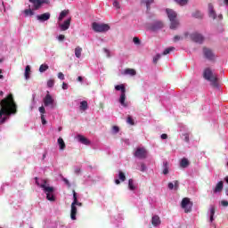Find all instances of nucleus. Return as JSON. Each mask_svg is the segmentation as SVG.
<instances>
[{"label":"nucleus","mask_w":228,"mask_h":228,"mask_svg":"<svg viewBox=\"0 0 228 228\" xmlns=\"http://www.w3.org/2000/svg\"><path fill=\"white\" fill-rule=\"evenodd\" d=\"M0 124H4L10 115L17 113V104L13 101V95L8 94V96L0 102Z\"/></svg>","instance_id":"nucleus-1"},{"label":"nucleus","mask_w":228,"mask_h":228,"mask_svg":"<svg viewBox=\"0 0 228 228\" xmlns=\"http://www.w3.org/2000/svg\"><path fill=\"white\" fill-rule=\"evenodd\" d=\"M203 77L207 81H209L211 86H213L214 88H218V86H220V84L218 83V76L213 73V70H211L210 68H207L204 69Z\"/></svg>","instance_id":"nucleus-2"},{"label":"nucleus","mask_w":228,"mask_h":228,"mask_svg":"<svg viewBox=\"0 0 228 228\" xmlns=\"http://www.w3.org/2000/svg\"><path fill=\"white\" fill-rule=\"evenodd\" d=\"M45 184H47V181L43 180V184L41 185V188H43L45 193L46 194L47 200H50L51 202H53L54 194H53V193L54 191V188L46 186Z\"/></svg>","instance_id":"nucleus-3"},{"label":"nucleus","mask_w":228,"mask_h":228,"mask_svg":"<svg viewBox=\"0 0 228 228\" xmlns=\"http://www.w3.org/2000/svg\"><path fill=\"white\" fill-rule=\"evenodd\" d=\"M76 204H77V193L73 190V202L71 203L70 211L71 220H76V215H77V208L76 207Z\"/></svg>","instance_id":"nucleus-4"},{"label":"nucleus","mask_w":228,"mask_h":228,"mask_svg":"<svg viewBox=\"0 0 228 228\" xmlns=\"http://www.w3.org/2000/svg\"><path fill=\"white\" fill-rule=\"evenodd\" d=\"M92 28L96 33H104L105 31H110V25L104 23L94 22Z\"/></svg>","instance_id":"nucleus-5"},{"label":"nucleus","mask_w":228,"mask_h":228,"mask_svg":"<svg viewBox=\"0 0 228 228\" xmlns=\"http://www.w3.org/2000/svg\"><path fill=\"white\" fill-rule=\"evenodd\" d=\"M184 213H191V208H193V203L190 201L189 198H183L181 203Z\"/></svg>","instance_id":"nucleus-6"},{"label":"nucleus","mask_w":228,"mask_h":228,"mask_svg":"<svg viewBox=\"0 0 228 228\" xmlns=\"http://www.w3.org/2000/svg\"><path fill=\"white\" fill-rule=\"evenodd\" d=\"M134 158L138 159H146L147 158V150L145 148H137L134 153Z\"/></svg>","instance_id":"nucleus-7"},{"label":"nucleus","mask_w":228,"mask_h":228,"mask_svg":"<svg viewBox=\"0 0 228 228\" xmlns=\"http://www.w3.org/2000/svg\"><path fill=\"white\" fill-rule=\"evenodd\" d=\"M43 102L45 107L50 106L52 110H54V98L51 94H49V92L43 99Z\"/></svg>","instance_id":"nucleus-8"},{"label":"nucleus","mask_w":228,"mask_h":228,"mask_svg":"<svg viewBox=\"0 0 228 228\" xmlns=\"http://www.w3.org/2000/svg\"><path fill=\"white\" fill-rule=\"evenodd\" d=\"M203 54L207 60H209L210 61H215L216 59V55H215V53H213V50L208 48V47H203Z\"/></svg>","instance_id":"nucleus-9"},{"label":"nucleus","mask_w":228,"mask_h":228,"mask_svg":"<svg viewBox=\"0 0 228 228\" xmlns=\"http://www.w3.org/2000/svg\"><path fill=\"white\" fill-rule=\"evenodd\" d=\"M191 40L196 44H202L204 42V36L199 32H194L190 35Z\"/></svg>","instance_id":"nucleus-10"},{"label":"nucleus","mask_w":228,"mask_h":228,"mask_svg":"<svg viewBox=\"0 0 228 228\" xmlns=\"http://www.w3.org/2000/svg\"><path fill=\"white\" fill-rule=\"evenodd\" d=\"M32 3L34 10H40L42 4H49V0H28Z\"/></svg>","instance_id":"nucleus-11"},{"label":"nucleus","mask_w":228,"mask_h":228,"mask_svg":"<svg viewBox=\"0 0 228 228\" xmlns=\"http://www.w3.org/2000/svg\"><path fill=\"white\" fill-rule=\"evenodd\" d=\"M163 26V21L156 20L151 24L150 29H151V31H158V29H161Z\"/></svg>","instance_id":"nucleus-12"},{"label":"nucleus","mask_w":228,"mask_h":228,"mask_svg":"<svg viewBox=\"0 0 228 228\" xmlns=\"http://www.w3.org/2000/svg\"><path fill=\"white\" fill-rule=\"evenodd\" d=\"M71 20H72V18H69L63 23L60 24L59 28H61V31H67V29H69V28H70Z\"/></svg>","instance_id":"nucleus-13"},{"label":"nucleus","mask_w":228,"mask_h":228,"mask_svg":"<svg viewBox=\"0 0 228 228\" xmlns=\"http://www.w3.org/2000/svg\"><path fill=\"white\" fill-rule=\"evenodd\" d=\"M166 12H167L169 20H177V12H175V11H174L172 9H167Z\"/></svg>","instance_id":"nucleus-14"},{"label":"nucleus","mask_w":228,"mask_h":228,"mask_svg":"<svg viewBox=\"0 0 228 228\" xmlns=\"http://www.w3.org/2000/svg\"><path fill=\"white\" fill-rule=\"evenodd\" d=\"M208 17L210 19H216V12L215 11V7L213 6V4H208Z\"/></svg>","instance_id":"nucleus-15"},{"label":"nucleus","mask_w":228,"mask_h":228,"mask_svg":"<svg viewBox=\"0 0 228 228\" xmlns=\"http://www.w3.org/2000/svg\"><path fill=\"white\" fill-rule=\"evenodd\" d=\"M37 20H40L41 22H45V20H49L51 19V13L45 12L41 15H37Z\"/></svg>","instance_id":"nucleus-16"},{"label":"nucleus","mask_w":228,"mask_h":228,"mask_svg":"<svg viewBox=\"0 0 228 228\" xmlns=\"http://www.w3.org/2000/svg\"><path fill=\"white\" fill-rule=\"evenodd\" d=\"M77 138L80 143H83V145H90V141L88 138L85 137V135L78 134Z\"/></svg>","instance_id":"nucleus-17"},{"label":"nucleus","mask_w":228,"mask_h":228,"mask_svg":"<svg viewBox=\"0 0 228 228\" xmlns=\"http://www.w3.org/2000/svg\"><path fill=\"white\" fill-rule=\"evenodd\" d=\"M167 188L169 190H179V181L175 180L174 183L170 182L167 183Z\"/></svg>","instance_id":"nucleus-18"},{"label":"nucleus","mask_w":228,"mask_h":228,"mask_svg":"<svg viewBox=\"0 0 228 228\" xmlns=\"http://www.w3.org/2000/svg\"><path fill=\"white\" fill-rule=\"evenodd\" d=\"M180 22H179V20L176 19V20H170V25H169V28L170 29H177V28H179L180 26Z\"/></svg>","instance_id":"nucleus-19"},{"label":"nucleus","mask_w":228,"mask_h":228,"mask_svg":"<svg viewBox=\"0 0 228 228\" xmlns=\"http://www.w3.org/2000/svg\"><path fill=\"white\" fill-rule=\"evenodd\" d=\"M120 181H121V183H124V181H126V174H124V172H122V171H119L118 179L115 180V183L120 184Z\"/></svg>","instance_id":"nucleus-20"},{"label":"nucleus","mask_w":228,"mask_h":228,"mask_svg":"<svg viewBox=\"0 0 228 228\" xmlns=\"http://www.w3.org/2000/svg\"><path fill=\"white\" fill-rule=\"evenodd\" d=\"M151 224L155 227H158V225H159V224H161V220L159 219V216H153L152 219H151Z\"/></svg>","instance_id":"nucleus-21"},{"label":"nucleus","mask_w":228,"mask_h":228,"mask_svg":"<svg viewBox=\"0 0 228 228\" xmlns=\"http://www.w3.org/2000/svg\"><path fill=\"white\" fill-rule=\"evenodd\" d=\"M57 143L61 151H65V148L67 147V145L65 144V141H63V138L59 137L57 140Z\"/></svg>","instance_id":"nucleus-22"},{"label":"nucleus","mask_w":228,"mask_h":228,"mask_svg":"<svg viewBox=\"0 0 228 228\" xmlns=\"http://www.w3.org/2000/svg\"><path fill=\"white\" fill-rule=\"evenodd\" d=\"M122 74L124 76H136V70L134 69H126Z\"/></svg>","instance_id":"nucleus-23"},{"label":"nucleus","mask_w":228,"mask_h":228,"mask_svg":"<svg viewBox=\"0 0 228 228\" xmlns=\"http://www.w3.org/2000/svg\"><path fill=\"white\" fill-rule=\"evenodd\" d=\"M224 190V182L220 181L214 189V193H219V191H222Z\"/></svg>","instance_id":"nucleus-24"},{"label":"nucleus","mask_w":228,"mask_h":228,"mask_svg":"<svg viewBox=\"0 0 228 228\" xmlns=\"http://www.w3.org/2000/svg\"><path fill=\"white\" fill-rule=\"evenodd\" d=\"M69 10L62 11L60 13L59 18H58L59 22H61V20H63V19H65V17H67L69 15Z\"/></svg>","instance_id":"nucleus-25"},{"label":"nucleus","mask_w":228,"mask_h":228,"mask_svg":"<svg viewBox=\"0 0 228 228\" xmlns=\"http://www.w3.org/2000/svg\"><path fill=\"white\" fill-rule=\"evenodd\" d=\"M119 102L121 106H124V108H127V103H126V93L120 94Z\"/></svg>","instance_id":"nucleus-26"},{"label":"nucleus","mask_w":228,"mask_h":228,"mask_svg":"<svg viewBox=\"0 0 228 228\" xmlns=\"http://www.w3.org/2000/svg\"><path fill=\"white\" fill-rule=\"evenodd\" d=\"M190 166V161L188 160V159H182L181 162H180V167L182 168H187V167Z\"/></svg>","instance_id":"nucleus-27"},{"label":"nucleus","mask_w":228,"mask_h":228,"mask_svg":"<svg viewBox=\"0 0 228 228\" xmlns=\"http://www.w3.org/2000/svg\"><path fill=\"white\" fill-rule=\"evenodd\" d=\"M80 110L82 111H86V110H88V102L86 101H82L80 102Z\"/></svg>","instance_id":"nucleus-28"},{"label":"nucleus","mask_w":228,"mask_h":228,"mask_svg":"<svg viewBox=\"0 0 228 228\" xmlns=\"http://www.w3.org/2000/svg\"><path fill=\"white\" fill-rule=\"evenodd\" d=\"M31 74V67L29 65H27L25 68V79H29V75Z\"/></svg>","instance_id":"nucleus-29"},{"label":"nucleus","mask_w":228,"mask_h":228,"mask_svg":"<svg viewBox=\"0 0 228 228\" xmlns=\"http://www.w3.org/2000/svg\"><path fill=\"white\" fill-rule=\"evenodd\" d=\"M115 90L121 92V94H126V86L124 85H118L115 86Z\"/></svg>","instance_id":"nucleus-30"},{"label":"nucleus","mask_w":228,"mask_h":228,"mask_svg":"<svg viewBox=\"0 0 228 228\" xmlns=\"http://www.w3.org/2000/svg\"><path fill=\"white\" fill-rule=\"evenodd\" d=\"M81 53H83V48L79 47V46H77L75 48V56L77 58H81Z\"/></svg>","instance_id":"nucleus-31"},{"label":"nucleus","mask_w":228,"mask_h":228,"mask_svg":"<svg viewBox=\"0 0 228 228\" xmlns=\"http://www.w3.org/2000/svg\"><path fill=\"white\" fill-rule=\"evenodd\" d=\"M216 211V208H215V206H212L210 208V222H213V220H215L214 216H215Z\"/></svg>","instance_id":"nucleus-32"},{"label":"nucleus","mask_w":228,"mask_h":228,"mask_svg":"<svg viewBox=\"0 0 228 228\" xmlns=\"http://www.w3.org/2000/svg\"><path fill=\"white\" fill-rule=\"evenodd\" d=\"M23 12L25 13V17H33L35 15V12L30 8L24 10Z\"/></svg>","instance_id":"nucleus-33"},{"label":"nucleus","mask_w":228,"mask_h":228,"mask_svg":"<svg viewBox=\"0 0 228 228\" xmlns=\"http://www.w3.org/2000/svg\"><path fill=\"white\" fill-rule=\"evenodd\" d=\"M142 3L143 4H146L147 10H151V4H152V3H154V0H142Z\"/></svg>","instance_id":"nucleus-34"},{"label":"nucleus","mask_w":228,"mask_h":228,"mask_svg":"<svg viewBox=\"0 0 228 228\" xmlns=\"http://www.w3.org/2000/svg\"><path fill=\"white\" fill-rule=\"evenodd\" d=\"M128 188L131 191L136 190V187L134 186V181L133 179L128 180Z\"/></svg>","instance_id":"nucleus-35"},{"label":"nucleus","mask_w":228,"mask_h":228,"mask_svg":"<svg viewBox=\"0 0 228 228\" xmlns=\"http://www.w3.org/2000/svg\"><path fill=\"white\" fill-rule=\"evenodd\" d=\"M175 2L180 6H186L188 4V0H175Z\"/></svg>","instance_id":"nucleus-36"},{"label":"nucleus","mask_w":228,"mask_h":228,"mask_svg":"<svg viewBox=\"0 0 228 228\" xmlns=\"http://www.w3.org/2000/svg\"><path fill=\"white\" fill-rule=\"evenodd\" d=\"M48 69H49V65L47 64H42L39 67V72H45V70H48Z\"/></svg>","instance_id":"nucleus-37"},{"label":"nucleus","mask_w":228,"mask_h":228,"mask_svg":"<svg viewBox=\"0 0 228 228\" xmlns=\"http://www.w3.org/2000/svg\"><path fill=\"white\" fill-rule=\"evenodd\" d=\"M164 169H163V174L164 175H167L168 174V162H164Z\"/></svg>","instance_id":"nucleus-38"},{"label":"nucleus","mask_w":228,"mask_h":228,"mask_svg":"<svg viewBox=\"0 0 228 228\" xmlns=\"http://www.w3.org/2000/svg\"><path fill=\"white\" fill-rule=\"evenodd\" d=\"M174 49H175V47H169V48H166L163 52V55L167 56V54H170L171 51H174Z\"/></svg>","instance_id":"nucleus-39"},{"label":"nucleus","mask_w":228,"mask_h":228,"mask_svg":"<svg viewBox=\"0 0 228 228\" xmlns=\"http://www.w3.org/2000/svg\"><path fill=\"white\" fill-rule=\"evenodd\" d=\"M119 132H120V127H118L117 126H112V129H111L112 134H117Z\"/></svg>","instance_id":"nucleus-40"},{"label":"nucleus","mask_w":228,"mask_h":228,"mask_svg":"<svg viewBox=\"0 0 228 228\" xmlns=\"http://www.w3.org/2000/svg\"><path fill=\"white\" fill-rule=\"evenodd\" d=\"M126 123H128L130 126H134V119H133V117L127 116Z\"/></svg>","instance_id":"nucleus-41"},{"label":"nucleus","mask_w":228,"mask_h":228,"mask_svg":"<svg viewBox=\"0 0 228 228\" xmlns=\"http://www.w3.org/2000/svg\"><path fill=\"white\" fill-rule=\"evenodd\" d=\"M192 17H195L196 19H202V14L200 13V12L196 11L193 14Z\"/></svg>","instance_id":"nucleus-42"},{"label":"nucleus","mask_w":228,"mask_h":228,"mask_svg":"<svg viewBox=\"0 0 228 228\" xmlns=\"http://www.w3.org/2000/svg\"><path fill=\"white\" fill-rule=\"evenodd\" d=\"M47 86L48 88H53V86H54V79H49L47 81Z\"/></svg>","instance_id":"nucleus-43"},{"label":"nucleus","mask_w":228,"mask_h":228,"mask_svg":"<svg viewBox=\"0 0 228 228\" xmlns=\"http://www.w3.org/2000/svg\"><path fill=\"white\" fill-rule=\"evenodd\" d=\"M161 58V54H157L154 58H153V63L156 65V63H158V61H159V59Z\"/></svg>","instance_id":"nucleus-44"},{"label":"nucleus","mask_w":228,"mask_h":228,"mask_svg":"<svg viewBox=\"0 0 228 228\" xmlns=\"http://www.w3.org/2000/svg\"><path fill=\"white\" fill-rule=\"evenodd\" d=\"M113 6L117 8V10H120V3H118V1L114 0Z\"/></svg>","instance_id":"nucleus-45"},{"label":"nucleus","mask_w":228,"mask_h":228,"mask_svg":"<svg viewBox=\"0 0 228 228\" xmlns=\"http://www.w3.org/2000/svg\"><path fill=\"white\" fill-rule=\"evenodd\" d=\"M147 170V166L144 163H141V172H145Z\"/></svg>","instance_id":"nucleus-46"},{"label":"nucleus","mask_w":228,"mask_h":228,"mask_svg":"<svg viewBox=\"0 0 228 228\" xmlns=\"http://www.w3.org/2000/svg\"><path fill=\"white\" fill-rule=\"evenodd\" d=\"M39 112L41 115H45V108L44 106L39 107Z\"/></svg>","instance_id":"nucleus-47"},{"label":"nucleus","mask_w":228,"mask_h":228,"mask_svg":"<svg viewBox=\"0 0 228 228\" xmlns=\"http://www.w3.org/2000/svg\"><path fill=\"white\" fill-rule=\"evenodd\" d=\"M183 137L184 142L188 143V142H190V135L188 134H184Z\"/></svg>","instance_id":"nucleus-48"},{"label":"nucleus","mask_w":228,"mask_h":228,"mask_svg":"<svg viewBox=\"0 0 228 228\" xmlns=\"http://www.w3.org/2000/svg\"><path fill=\"white\" fill-rule=\"evenodd\" d=\"M58 77H59V79H61V81H63V79H65V75H63L62 72H59L58 73Z\"/></svg>","instance_id":"nucleus-49"},{"label":"nucleus","mask_w":228,"mask_h":228,"mask_svg":"<svg viewBox=\"0 0 228 228\" xmlns=\"http://www.w3.org/2000/svg\"><path fill=\"white\" fill-rule=\"evenodd\" d=\"M58 40H59L60 42H63V40H65V35H62V34L59 35Z\"/></svg>","instance_id":"nucleus-50"},{"label":"nucleus","mask_w":228,"mask_h":228,"mask_svg":"<svg viewBox=\"0 0 228 228\" xmlns=\"http://www.w3.org/2000/svg\"><path fill=\"white\" fill-rule=\"evenodd\" d=\"M133 42H134V44H136L138 45H140V38L135 37H134Z\"/></svg>","instance_id":"nucleus-51"},{"label":"nucleus","mask_w":228,"mask_h":228,"mask_svg":"<svg viewBox=\"0 0 228 228\" xmlns=\"http://www.w3.org/2000/svg\"><path fill=\"white\" fill-rule=\"evenodd\" d=\"M62 89L63 90H68L69 89V85H67V83L63 82L62 83Z\"/></svg>","instance_id":"nucleus-52"},{"label":"nucleus","mask_w":228,"mask_h":228,"mask_svg":"<svg viewBox=\"0 0 228 228\" xmlns=\"http://www.w3.org/2000/svg\"><path fill=\"white\" fill-rule=\"evenodd\" d=\"M221 204H222L224 208H227V206H228V201H227V200H222V201H221Z\"/></svg>","instance_id":"nucleus-53"},{"label":"nucleus","mask_w":228,"mask_h":228,"mask_svg":"<svg viewBox=\"0 0 228 228\" xmlns=\"http://www.w3.org/2000/svg\"><path fill=\"white\" fill-rule=\"evenodd\" d=\"M179 40H181V37L180 36H175L174 37V42H179Z\"/></svg>","instance_id":"nucleus-54"},{"label":"nucleus","mask_w":228,"mask_h":228,"mask_svg":"<svg viewBox=\"0 0 228 228\" xmlns=\"http://www.w3.org/2000/svg\"><path fill=\"white\" fill-rule=\"evenodd\" d=\"M63 182L65 183V184H67V186H70V182H69L67 178H63Z\"/></svg>","instance_id":"nucleus-55"},{"label":"nucleus","mask_w":228,"mask_h":228,"mask_svg":"<svg viewBox=\"0 0 228 228\" xmlns=\"http://www.w3.org/2000/svg\"><path fill=\"white\" fill-rule=\"evenodd\" d=\"M167 138H168V135L167 134H161V139L162 140H167Z\"/></svg>","instance_id":"nucleus-56"},{"label":"nucleus","mask_w":228,"mask_h":228,"mask_svg":"<svg viewBox=\"0 0 228 228\" xmlns=\"http://www.w3.org/2000/svg\"><path fill=\"white\" fill-rule=\"evenodd\" d=\"M35 180H36V184H37V186H40V188H42L41 185H42L43 183L40 184V183H38V177H36Z\"/></svg>","instance_id":"nucleus-57"},{"label":"nucleus","mask_w":228,"mask_h":228,"mask_svg":"<svg viewBox=\"0 0 228 228\" xmlns=\"http://www.w3.org/2000/svg\"><path fill=\"white\" fill-rule=\"evenodd\" d=\"M77 81H78V83H83V77H78Z\"/></svg>","instance_id":"nucleus-58"},{"label":"nucleus","mask_w":228,"mask_h":228,"mask_svg":"<svg viewBox=\"0 0 228 228\" xmlns=\"http://www.w3.org/2000/svg\"><path fill=\"white\" fill-rule=\"evenodd\" d=\"M104 53H106L108 58H110V50L104 48Z\"/></svg>","instance_id":"nucleus-59"},{"label":"nucleus","mask_w":228,"mask_h":228,"mask_svg":"<svg viewBox=\"0 0 228 228\" xmlns=\"http://www.w3.org/2000/svg\"><path fill=\"white\" fill-rule=\"evenodd\" d=\"M75 206H79V207H81V206H83V203L77 201V203L75 204Z\"/></svg>","instance_id":"nucleus-60"},{"label":"nucleus","mask_w":228,"mask_h":228,"mask_svg":"<svg viewBox=\"0 0 228 228\" xmlns=\"http://www.w3.org/2000/svg\"><path fill=\"white\" fill-rule=\"evenodd\" d=\"M79 172H81V169H80V168L75 169V174H79Z\"/></svg>","instance_id":"nucleus-61"},{"label":"nucleus","mask_w":228,"mask_h":228,"mask_svg":"<svg viewBox=\"0 0 228 228\" xmlns=\"http://www.w3.org/2000/svg\"><path fill=\"white\" fill-rule=\"evenodd\" d=\"M42 120V124L45 126V124H47V121L45 119H41Z\"/></svg>","instance_id":"nucleus-62"},{"label":"nucleus","mask_w":228,"mask_h":228,"mask_svg":"<svg viewBox=\"0 0 228 228\" xmlns=\"http://www.w3.org/2000/svg\"><path fill=\"white\" fill-rule=\"evenodd\" d=\"M224 4L228 6V0H224Z\"/></svg>","instance_id":"nucleus-63"},{"label":"nucleus","mask_w":228,"mask_h":228,"mask_svg":"<svg viewBox=\"0 0 228 228\" xmlns=\"http://www.w3.org/2000/svg\"><path fill=\"white\" fill-rule=\"evenodd\" d=\"M224 181L227 183V184H228V176H226L225 178H224Z\"/></svg>","instance_id":"nucleus-64"}]
</instances>
